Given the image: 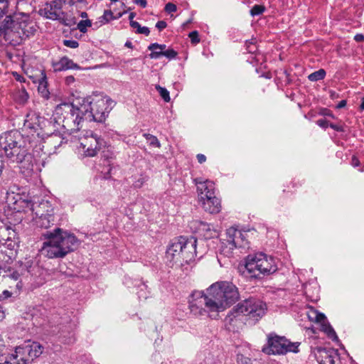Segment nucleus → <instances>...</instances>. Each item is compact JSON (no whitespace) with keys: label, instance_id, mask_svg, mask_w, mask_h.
<instances>
[{"label":"nucleus","instance_id":"43","mask_svg":"<svg viewBox=\"0 0 364 364\" xmlns=\"http://www.w3.org/2000/svg\"><path fill=\"white\" fill-rule=\"evenodd\" d=\"M6 33H7V31L6 27L4 26V21H3L0 26V46L3 43V40L6 42Z\"/></svg>","mask_w":364,"mask_h":364},{"label":"nucleus","instance_id":"57","mask_svg":"<svg viewBox=\"0 0 364 364\" xmlns=\"http://www.w3.org/2000/svg\"><path fill=\"white\" fill-rule=\"evenodd\" d=\"M329 127L331 128H332L333 129L336 130V131H342V129L340 126L337 125V124H329Z\"/></svg>","mask_w":364,"mask_h":364},{"label":"nucleus","instance_id":"7","mask_svg":"<svg viewBox=\"0 0 364 364\" xmlns=\"http://www.w3.org/2000/svg\"><path fill=\"white\" fill-rule=\"evenodd\" d=\"M82 107L86 112L85 121L102 122L105 120L115 102L109 97L100 98L95 102L90 100V97L81 98Z\"/></svg>","mask_w":364,"mask_h":364},{"label":"nucleus","instance_id":"48","mask_svg":"<svg viewBox=\"0 0 364 364\" xmlns=\"http://www.w3.org/2000/svg\"><path fill=\"white\" fill-rule=\"evenodd\" d=\"M316 124L320 127H322V128H327L328 127H329V124H328V122L326 119H320L316 121Z\"/></svg>","mask_w":364,"mask_h":364},{"label":"nucleus","instance_id":"33","mask_svg":"<svg viewBox=\"0 0 364 364\" xmlns=\"http://www.w3.org/2000/svg\"><path fill=\"white\" fill-rule=\"evenodd\" d=\"M326 76V71L323 69H319L317 71H315L311 73L308 76V79L311 82H316L321 80H323Z\"/></svg>","mask_w":364,"mask_h":364},{"label":"nucleus","instance_id":"37","mask_svg":"<svg viewBox=\"0 0 364 364\" xmlns=\"http://www.w3.org/2000/svg\"><path fill=\"white\" fill-rule=\"evenodd\" d=\"M92 26V22L89 19L81 20L77 26V29L81 33H86L87 31V27H90Z\"/></svg>","mask_w":364,"mask_h":364},{"label":"nucleus","instance_id":"40","mask_svg":"<svg viewBox=\"0 0 364 364\" xmlns=\"http://www.w3.org/2000/svg\"><path fill=\"white\" fill-rule=\"evenodd\" d=\"M236 362L237 364H251V359L242 353H237L236 355Z\"/></svg>","mask_w":364,"mask_h":364},{"label":"nucleus","instance_id":"39","mask_svg":"<svg viewBox=\"0 0 364 364\" xmlns=\"http://www.w3.org/2000/svg\"><path fill=\"white\" fill-rule=\"evenodd\" d=\"M246 50L250 53H255L257 51V46L254 39L251 41H247L245 43Z\"/></svg>","mask_w":364,"mask_h":364},{"label":"nucleus","instance_id":"27","mask_svg":"<svg viewBox=\"0 0 364 364\" xmlns=\"http://www.w3.org/2000/svg\"><path fill=\"white\" fill-rule=\"evenodd\" d=\"M166 48V46L165 44H159L157 43L150 44L148 46V50L151 51L149 54L150 58L159 59L162 57V53Z\"/></svg>","mask_w":364,"mask_h":364},{"label":"nucleus","instance_id":"16","mask_svg":"<svg viewBox=\"0 0 364 364\" xmlns=\"http://www.w3.org/2000/svg\"><path fill=\"white\" fill-rule=\"evenodd\" d=\"M63 142V139L60 136L57 134H52L49 136L42 144L40 142L37 144L33 140L29 141L30 146L33 148V151L37 153V155L40 154L41 151L43 152L44 154H47L48 148L50 146H54L55 148L57 146H60Z\"/></svg>","mask_w":364,"mask_h":364},{"label":"nucleus","instance_id":"30","mask_svg":"<svg viewBox=\"0 0 364 364\" xmlns=\"http://www.w3.org/2000/svg\"><path fill=\"white\" fill-rule=\"evenodd\" d=\"M1 224L4 226L5 229H6V232L4 233L5 236L0 235V242L10 241L14 239L16 235L15 230L5 224L3 220H1Z\"/></svg>","mask_w":364,"mask_h":364},{"label":"nucleus","instance_id":"34","mask_svg":"<svg viewBox=\"0 0 364 364\" xmlns=\"http://www.w3.org/2000/svg\"><path fill=\"white\" fill-rule=\"evenodd\" d=\"M6 16V18L9 15H13L11 12L9 11V2L8 0H0V18L4 16Z\"/></svg>","mask_w":364,"mask_h":364},{"label":"nucleus","instance_id":"23","mask_svg":"<svg viewBox=\"0 0 364 364\" xmlns=\"http://www.w3.org/2000/svg\"><path fill=\"white\" fill-rule=\"evenodd\" d=\"M52 67L55 72H60L69 69L78 70L80 67L73 60L70 59L67 56L62 57L58 61L53 62Z\"/></svg>","mask_w":364,"mask_h":364},{"label":"nucleus","instance_id":"45","mask_svg":"<svg viewBox=\"0 0 364 364\" xmlns=\"http://www.w3.org/2000/svg\"><path fill=\"white\" fill-rule=\"evenodd\" d=\"M188 36L191 38V41L192 43L196 44L200 42L198 31H193L189 33Z\"/></svg>","mask_w":364,"mask_h":364},{"label":"nucleus","instance_id":"2","mask_svg":"<svg viewBox=\"0 0 364 364\" xmlns=\"http://www.w3.org/2000/svg\"><path fill=\"white\" fill-rule=\"evenodd\" d=\"M46 240L43 243L41 252L50 259L63 258L73 252L78 243V240L73 233L56 228L53 231L43 234Z\"/></svg>","mask_w":364,"mask_h":364},{"label":"nucleus","instance_id":"29","mask_svg":"<svg viewBox=\"0 0 364 364\" xmlns=\"http://www.w3.org/2000/svg\"><path fill=\"white\" fill-rule=\"evenodd\" d=\"M5 273V274H3V277L5 278H9L11 279H13L14 281H18L21 278V274L19 273L17 270L11 268V267H4V268H0V274Z\"/></svg>","mask_w":364,"mask_h":364},{"label":"nucleus","instance_id":"11","mask_svg":"<svg viewBox=\"0 0 364 364\" xmlns=\"http://www.w3.org/2000/svg\"><path fill=\"white\" fill-rule=\"evenodd\" d=\"M80 139L85 156L89 157L95 156L104 144L103 139L92 131H86Z\"/></svg>","mask_w":364,"mask_h":364},{"label":"nucleus","instance_id":"47","mask_svg":"<svg viewBox=\"0 0 364 364\" xmlns=\"http://www.w3.org/2000/svg\"><path fill=\"white\" fill-rule=\"evenodd\" d=\"M177 7L173 3H168L165 6V11L168 13H173L176 11Z\"/></svg>","mask_w":364,"mask_h":364},{"label":"nucleus","instance_id":"12","mask_svg":"<svg viewBox=\"0 0 364 364\" xmlns=\"http://www.w3.org/2000/svg\"><path fill=\"white\" fill-rule=\"evenodd\" d=\"M247 321L243 312H240V309H238L237 304L226 316L225 325L228 331L237 332L246 325Z\"/></svg>","mask_w":364,"mask_h":364},{"label":"nucleus","instance_id":"63","mask_svg":"<svg viewBox=\"0 0 364 364\" xmlns=\"http://www.w3.org/2000/svg\"><path fill=\"white\" fill-rule=\"evenodd\" d=\"M3 294L5 295L6 298L11 296V293L7 290L4 291Z\"/></svg>","mask_w":364,"mask_h":364},{"label":"nucleus","instance_id":"49","mask_svg":"<svg viewBox=\"0 0 364 364\" xmlns=\"http://www.w3.org/2000/svg\"><path fill=\"white\" fill-rule=\"evenodd\" d=\"M136 33H140V34H144L145 36H147L149 35L150 31L148 27H146V26L141 27V26L139 30H136Z\"/></svg>","mask_w":364,"mask_h":364},{"label":"nucleus","instance_id":"9","mask_svg":"<svg viewBox=\"0 0 364 364\" xmlns=\"http://www.w3.org/2000/svg\"><path fill=\"white\" fill-rule=\"evenodd\" d=\"M238 304L240 312H243L248 321L256 322L264 314L267 310V305L262 301L250 297L245 299Z\"/></svg>","mask_w":364,"mask_h":364},{"label":"nucleus","instance_id":"59","mask_svg":"<svg viewBox=\"0 0 364 364\" xmlns=\"http://www.w3.org/2000/svg\"><path fill=\"white\" fill-rule=\"evenodd\" d=\"M346 105V100H341L339 102V103L337 105V108L341 109L344 107Z\"/></svg>","mask_w":364,"mask_h":364},{"label":"nucleus","instance_id":"54","mask_svg":"<svg viewBox=\"0 0 364 364\" xmlns=\"http://www.w3.org/2000/svg\"><path fill=\"white\" fill-rule=\"evenodd\" d=\"M65 82L69 85L75 82V77L73 75L67 76L65 79Z\"/></svg>","mask_w":364,"mask_h":364},{"label":"nucleus","instance_id":"5","mask_svg":"<svg viewBox=\"0 0 364 364\" xmlns=\"http://www.w3.org/2000/svg\"><path fill=\"white\" fill-rule=\"evenodd\" d=\"M43 347L37 342L16 348L15 353L6 356L0 353V364H28L43 353Z\"/></svg>","mask_w":364,"mask_h":364},{"label":"nucleus","instance_id":"25","mask_svg":"<svg viewBox=\"0 0 364 364\" xmlns=\"http://www.w3.org/2000/svg\"><path fill=\"white\" fill-rule=\"evenodd\" d=\"M33 220L36 227L48 229L55 224V215H49V216L43 215L42 217L34 216Z\"/></svg>","mask_w":364,"mask_h":364},{"label":"nucleus","instance_id":"26","mask_svg":"<svg viewBox=\"0 0 364 364\" xmlns=\"http://www.w3.org/2000/svg\"><path fill=\"white\" fill-rule=\"evenodd\" d=\"M198 230L205 239L213 238L218 235L217 231L213 228V227L204 222L200 223Z\"/></svg>","mask_w":364,"mask_h":364},{"label":"nucleus","instance_id":"50","mask_svg":"<svg viewBox=\"0 0 364 364\" xmlns=\"http://www.w3.org/2000/svg\"><path fill=\"white\" fill-rule=\"evenodd\" d=\"M350 164H351L352 166H353L355 168V167H358L360 166V161H359L358 158L356 156L353 155L352 156Z\"/></svg>","mask_w":364,"mask_h":364},{"label":"nucleus","instance_id":"32","mask_svg":"<svg viewBox=\"0 0 364 364\" xmlns=\"http://www.w3.org/2000/svg\"><path fill=\"white\" fill-rule=\"evenodd\" d=\"M112 20H114V16L111 10H105L103 15L98 18L100 25L108 23Z\"/></svg>","mask_w":364,"mask_h":364},{"label":"nucleus","instance_id":"17","mask_svg":"<svg viewBox=\"0 0 364 364\" xmlns=\"http://www.w3.org/2000/svg\"><path fill=\"white\" fill-rule=\"evenodd\" d=\"M181 246L178 239L173 240L167 247L166 252V259L169 265L173 266L175 264L182 265L183 259H182Z\"/></svg>","mask_w":364,"mask_h":364},{"label":"nucleus","instance_id":"8","mask_svg":"<svg viewBox=\"0 0 364 364\" xmlns=\"http://www.w3.org/2000/svg\"><path fill=\"white\" fill-rule=\"evenodd\" d=\"M298 344L291 343L284 336L272 333L267 336V343L262 351L268 355H284L288 352H298Z\"/></svg>","mask_w":364,"mask_h":364},{"label":"nucleus","instance_id":"20","mask_svg":"<svg viewBox=\"0 0 364 364\" xmlns=\"http://www.w3.org/2000/svg\"><path fill=\"white\" fill-rule=\"evenodd\" d=\"M338 358L337 350L333 348H319L316 353V358L318 364H335Z\"/></svg>","mask_w":364,"mask_h":364},{"label":"nucleus","instance_id":"64","mask_svg":"<svg viewBox=\"0 0 364 364\" xmlns=\"http://www.w3.org/2000/svg\"><path fill=\"white\" fill-rule=\"evenodd\" d=\"M360 109L364 110V97L362 98V102L360 105Z\"/></svg>","mask_w":364,"mask_h":364},{"label":"nucleus","instance_id":"19","mask_svg":"<svg viewBox=\"0 0 364 364\" xmlns=\"http://www.w3.org/2000/svg\"><path fill=\"white\" fill-rule=\"evenodd\" d=\"M245 245L243 234L233 228L227 230L225 248L232 250L236 247H243Z\"/></svg>","mask_w":364,"mask_h":364},{"label":"nucleus","instance_id":"36","mask_svg":"<svg viewBox=\"0 0 364 364\" xmlns=\"http://www.w3.org/2000/svg\"><path fill=\"white\" fill-rule=\"evenodd\" d=\"M143 136L149 141V144L153 146L160 147L161 144L157 137L150 134L144 133Z\"/></svg>","mask_w":364,"mask_h":364},{"label":"nucleus","instance_id":"24","mask_svg":"<svg viewBox=\"0 0 364 364\" xmlns=\"http://www.w3.org/2000/svg\"><path fill=\"white\" fill-rule=\"evenodd\" d=\"M63 1L55 0L47 4L44 9V12L48 18L57 19L60 16V10L62 6Z\"/></svg>","mask_w":364,"mask_h":364},{"label":"nucleus","instance_id":"55","mask_svg":"<svg viewBox=\"0 0 364 364\" xmlns=\"http://www.w3.org/2000/svg\"><path fill=\"white\" fill-rule=\"evenodd\" d=\"M134 2L141 6L142 8H145L147 5L146 0H134Z\"/></svg>","mask_w":364,"mask_h":364},{"label":"nucleus","instance_id":"41","mask_svg":"<svg viewBox=\"0 0 364 364\" xmlns=\"http://www.w3.org/2000/svg\"><path fill=\"white\" fill-rule=\"evenodd\" d=\"M323 331L327 334L328 337L330 338L331 340H338V336L335 331L331 326L328 325L327 326L324 327Z\"/></svg>","mask_w":364,"mask_h":364},{"label":"nucleus","instance_id":"15","mask_svg":"<svg viewBox=\"0 0 364 364\" xmlns=\"http://www.w3.org/2000/svg\"><path fill=\"white\" fill-rule=\"evenodd\" d=\"M24 143L22 135L18 132H9L0 137V147L6 151Z\"/></svg>","mask_w":364,"mask_h":364},{"label":"nucleus","instance_id":"28","mask_svg":"<svg viewBox=\"0 0 364 364\" xmlns=\"http://www.w3.org/2000/svg\"><path fill=\"white\" fill-rule=\"evenodd\" d=\"M307 316L310 321L320 323H325L326 319L323 314L318 312L314 308L309 309L307 311Z\"/></svg>","mask_w":364,"mask_h":364},{"label":"nucleus","instance_id":"52","mask_svg":"<svg viewBox=\"0 0 364 364\" xmlns=\"http://www.w3.org/2000/svg\"><path fill=\"white\" fill-rule=\"evenodd\" d=\"M196 158L200 164H203L206 161V156L203 154H197Z\"/></svg>","mask_w":364,"mask_h":364},{"label":"nucleus","instance_id":"35","mask_svg":"<svg viewBox=\"0 0 364 364\" xmlns=\"http://www.w3.org/2000/svg\"><path fill=\"white\" fill-rule=\"evenodd\" d=\"M155 88L159 92L160 96L166 102H168L170 101L171 98L169 95V92L167 90L166 88L163 87L159 85H156L155 86Z\"/></svg>","mask_w":364,"mask_h":364},{"label":"nucleus","instance_id":"6","mask_svg":"<svg viewBox=\"0 0 364 364\" xmlns=\"http://www.w3.org/2000/svg\"><path fill=\"white\" fill-rule=\"evenodd\" d=\"M245 268L250 276L254 278H261L262 276L274 273L277 270L274 258L262 252L248 255Z\"/></svg>","mask_w":364,"mask_h":364},{"label":"nucleus","instance_id":"61","mask_svg":"<svg viewBox=\"0 0 364 364\" xmlns=\"http://www.w3.org/2000/svg\"><path fill=\"white\" fill-rule=\"evenodd\" d=\"M5 316L4 311L2 310V307L0 306V321H1Z\"/></svg>","mask_w":364,"mask_h":364},{"label":"nucleus","instance_id":"42","mask_svg":"<svg viewBox=\"0 0 364 364\" xmlns=\"http://www.w3.org/2000/svg\"><path fill=\"white\" fill-rule=\"evenodd\" d=\"M177 55L178 53L172 48L166 49V48L162 53V56H165L169 60L175 58Z\"/></svg>","mask_w":364,"mask_h":364},{"label":"nucleus","instance_id":"62","mask_svg":"<svg viewBox=\"0 0 364 364\" xmlns=\"http://www.w3.org/2000/svg\"><path fill=\"white\" fill-rule=\"evenodd\" d=\"M125 46L127 47V48H132L133 46H132V43L131 41H127L125 43Z\"/></svg>","mask_w":364,"mask_h":364},{"label":"nucleus","instance_id":"46","mask_svg":"<svg viewBox=\"0 0 364 364\" xmlns=\"http://www.w3.org/2000/svg\"><path fill=\"white\" fill-rule=\"evenodd\" d=\"M146 179L145 177L141 176L136 181H135L133 183V186L136 188H140L144 183L146 182Z\"/></svg>","mask_w":364,"mask_h":364},{"label":"nucleus","instance_id":"10","mask_svg":"<svg viewBox=\"0 0 364 364\" xmlns=\"http://www.w3.org/2000/svg\"><path fill=\"white\" fill-rule=\"evenodd\" d=\"M4 154L12 162L21 164V168H26L27 171H33V164L32 156L28 152L25 145H18L14 149L4 151Z\"/></svg>","mask_w":364,"mask_h":364},{"label":"nucleus","instance_id":"3","mask_svg":"<svg viewBox=\"0 0 364 364\" xmlns=\"http://www.w3.org/2000/svg\"><path fill=\"white\" fill-rule=\"evenodd\" d=\"M86 109L82 107L81 98L75 99L72 103L58 105L54 111L56 122L62 124L63 129L70 134L78 132L81 124L85 121Z\"/></svg>","mask_w":364,"mask_h":364},{"label":"nucleus","instance_id":"51","mask_svg":"<svg viewBox=\"0 0 364 364\" xmlns=\"http://www.w3.org/2000/svg\"><path fill=\"white\" fill-rule=\"evenodd\" d=\"M166 26L167 23L164 21H159L156 24V27L160 31L164 29Z\"/></svg>","mask_w":364,"mask_h":364},{"label":"nucleus","instance_id":"38","mask_svg":"<svg viewBox=\"0 0 364 364\" xmlns=\"http://www.w3.org/2000/svg\"><path fill=\"white\" fill-rule=\"evenodd\" d=\"M266 10V8L263 5L255 4L252 6L250 10V14L252 16H259L263 14Z\"/></svg>","mask_w":364,"mask_h":364},{"label":"nucleus","instance_id":"58","mask_svg":"<svg viewBox=\"0 0 364 364\" xmlns=\"http://www.w3.org/2000/svg\"><path fill=\"white\" fill-rule=\"evenodd\" d=\"M6 232L4 226L1 224V220L0 219V235L5 236L4 233Z\"/></svg>","mask_w":364,"mask_h":364},{"label":"nucleus","instance_id":"18","mask_svg":"<svg viewBox=\"0 0 364 364\" xmlns=\"http://www.w3.org/2000/svg\"><path fill=\"white\" fill-rule=\"evenodd\" d=\"M193 183L197 187L199 202L204 200V198L215 194V184L213 181L203 178H196Z\"/></svg>","mask_w":364,"mask_h":364},{"label":"nucleus","instance_id":"56","mask_svg":"<svg viewBox=\"0 0 364 364\" xmlns=\"http://www.w3.org/2000/svg\"><path fill=\"white\" fill-rule=\"evenodd\" d=\"M130 26L134 28H136V30H139L141 27L140 24L135 21L130 22Z\"/></svg>","mask_w":364,"mask_h":364},{"label":"nucleus","instance_id":"31","mask_svg":"<svg viewBox=\"0 0 364 364\" xmlns=\"http://www.w3.org/2000/svg\"><path fill=\"white\" fill-rule=\"evenodd\" d=\"M41 79L39 82L38 91L41 92L44 97H48L49 92L47 89L46 75L44 72L41 73Z\"/></svg>","mask_w":364,"mask_h":364},{"label":"nucleus","instance_id":"53","mask_svg":"<svg viewBox=\"0 0 364 364\" xmlns=\"http://www.w3.org/2000/svg\"><path fill=\"white\" fill-rule=\"evenodd\" d=\"M354 40L356 42H363V41H364V35H363L362 33H357L354 36Z\"/></svg>","mask_w":364,"mask_h":364},{"label":"nucleus","instance_id":"44","mask_svg":"<svg viewBox=\"0 0 364 364\" xmlns=\"http://www.w3.org/2000/svg\"><path fill=\"white\" fill-rule=\"evenodd\" d=\"M63 44L64 46L71 48H77L79 46L78 41L75 40H64Z\"/></svg>","mask_w":364,"mask_h":364},{"label":"nucleus","instance_id":"4","mask_svg":"<svg viewBox=\"0 0 364 364\" xmlns=\"http://www.w3.org/2000/svg\"><path fill=\"white\" fill-rule=\"evenodd\" d=\"M7 33L6 42L16 46L33 36L36 28L29 16L23 14L9 15L4 20Z\"/></svg>","mask_w":364,"mask_h":364},{"label":"nucleus","instance_id":"14","mask_svg":"<svg viewBox=\"0 0 364 364\" xmlns=\"http://www.w3.org/2000/svg\"><path fill=\"white\" fill-rule=\"evenodd\" d=\"M43 121V118H42L38 113L33 111H30L26 115L23 128L26 130H29L33 138H35V133L36 134V136L39 138V131L41 130V122Z\"/></svg>","mask_w":364,"mask_h":364},{"label":"nucleus","instance_id":"60","mask_svg":"<svg viewBox=\"0 0 364 364\" xmlns=\"http://www.w3.org/2000/svg\"><path fill=\"white\" fill-rule=\"evenodd\" d=\"M136 14L134 12H131L129 16V20L130 22L134 21V18L135 17Z\"/></svg>","mask_w":364,"mask_h":364},{"label":"nucleus","instance_id":"1","mask_svg":"<svg viewBox=\"0 0 364 364\" xmlns=\"http://www.w3.org/2000/svg\"><path fill=\"white\" fill-rule=\"evenodd\" d=\"M240 299L237 287L232 282L222 281L211 284L205 292L194 291L189 299V308L195 315L216 318L218 313L235 304Z\"/></svg>","mask_w":364,"mask_h":364},{"label":"nucleus","instance_id":"21","mask_svg":"<svg viewBox=\"0 0 364 364\" xmlns=\"http://www.w3.org/2000/svg\"><path fill=\"white\" fill-rule=\"evenodd\" d=\"M31 209L34 216L42 217L43 215H55V208L48 200H42L38 203H33Z\"/></svg>","mask_w":364,"mask_h":364},{"label":"nucleus","instance_id":"13","mask_svg":"<svg viewBox=\"0 0 364 364\" xmlns=\"http://www.w3.org/2000/svg\"><path fill=\"white\" fill-rule=\"evenodd\" d=\"M177 239L181 246V255H182V259H183V262L188 263L193 260L196 257V238L194 237H191L189 238L180 237Z\"/></svg>","mask_w":364,"mask_h":364},{"label":"nucleus","instance_id":"22","mask_svg":"<svg viewBox=\"0 0 364 364\" xmlns=\"http://www.w3.org/2000/svg\"><path fill=\"white\" fill-rule=\"evenodd\" d=\"M203 208L211 214L218 213L221 210L220 200L215 194L204 198V200L200 201Z\"/></svg>","mask_w":364,"mask_h":364}]
</instances>
